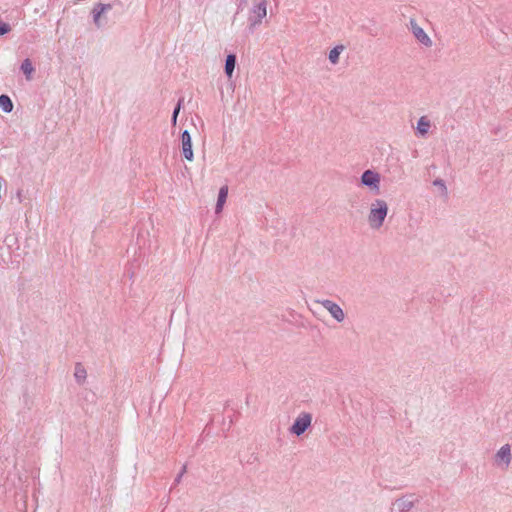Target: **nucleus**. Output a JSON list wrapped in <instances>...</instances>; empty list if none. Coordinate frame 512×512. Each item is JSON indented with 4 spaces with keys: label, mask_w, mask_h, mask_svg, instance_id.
Returning <instances> with one entry per match:
<instances>
[{
    "label": "nucleus",
    "mask_w": 512,
    "mask_h": 512,
    "mask_svg": "<svg viewBox=\"0 0 512 512\" xmlns=\"http://www.w3.org/2000/svg\"><path fill=\"white\" fill-rule=\"evenodd\" d=\"M0 108L5 113H10L13 110V102L8 95H0Z\"/></svg>",
    "instance_id": "15"
},
{
    "label": "nucleus",
    "mask_w": 512,
    "mask_h": 512,
    "mask_svg": "<svg viewBox=\"0 0 512 512\" xmlns=\"http://www.w3.org/2000/svg\"><path fill=\"white\" fill-rule=\"evenodd\" d=\"M74 377L78 384H83L87 377V371L82 363L78 362L75 364Z\"/></svg>",
    "instance_id": "12"
},
{
    "label": "nucleus",
    "mask_w": 512,
    "mask_h": 512,
    "mask_svg": "<svg viewBox=\"0 0 512 512\" xmlns=\"http://www.w3.org/2000/svg\"><path fill=\"white\" fill-rule=\"evenodd\" d=\"M186 469H187V466L183 465V467L181 468V471L179 472V474L183 476L186 473Z\"/></svg>",
    "instance_id": "24"
},
{
    "label": "nucleus",
    "mask_w": 512,
    "mask_h": 512,
    "mask_svg": "<svg viewBox=\"0 0 512 512\" xmlns=\"http://www.w3.org/2000/svg\"><path fill=\"white\" fill-rule=\"evenodd\" d=\"M269 0H253L252 7L248 15V29L250 32L262 23L263 19L267 16V6Z\"/></svg>",
    "instance_id": "1"
},
{
    "label": "nucleus",
    "mask_w": 512,
    "mask_h": 512,
    "mask_svg": "<svg viewBox=\"0 0 512 512\" xmlns=\"http://www.w3.org/2000/svg\"><path fill=\"white\" fill-rule=\"evenodd\" d=\"M182 475L178 474L174 480V485H177L180 483L181 479H182Z\"/></svg>",
    "instance_id": "21"
},
{
    "label": "nucleus",
    "mask_w": 512,
    "mask_h": 512,
    "mask_svg": "<svg viewBox=\"0 0 512 512\" xmlns=\"http://www.w3.org/2000/svg\"><path fill=\"white\" fill-rule=\"evenodd\" d=\"M343 50H344L343 45H338V46L334 47L332 50H330L329 56H328L329 61L332 64H337L339 61V55Z\"/></svg>",
    "instance_id": "16"
},
{
    "label": "nucleus",
    "mask_w": 512,
    "mask_h": 512,
    "mask_svg": "<svg viewBox=\"0 0 512 512\" xmlns=\"http://www.w3.org/2000/svg\"><path fill=\"white\" fill-rule=\"evenodd\" d=\"M228 196V186L224 185L219 189L217 203L215 206V213L219 214L223 210V206L227 200Z\"/></svg>",
    "instance_id": "10"
},
{
    "label": "nucleus",
    "mask_w": 512,
    "mask_h": 512,
    "mask_svg": "<svg viewBox=\"0 0 512 512\" xmlns=\"http://www.w3.org/2000/svg\"><path fill=\"white\" fill-rule=\"evenodd\" d=\"M96 6L100 10V12H102V13L112 9V5L111 4L98 3Z\"/></svg>",
    "instance_id": "20"
},
{
    "label": "nucleus",
    "mask_w": 512,
    "mask_h": 512,
    "mask_svg": "<svg viewBox=\"0 0 512 512\" xmlns=\"http://www.w3.org/2000/svg\"><path fill=\"white\" fill-rule=\"evenodd\" d=\"M177 117H178V116H176V115H172V119H171V121H172V124H173V125H176Z\"/></svg>",
    "instance_id": "25"
},
{
    "label": "nucleus",
    "mask_w": 512,
    "mask_h": 512,
    "mask_svg": "<svg viewBox=\"0 0 512 512\" xmlns=\"http://www.w3.org/2000/svg\"><path fill=\"white\" fill-rule=\"evenodd\" d=\"M235 66H236V55L235 54L227 55L226 60H225L224 70H225V74L227 75L228 78L232 77Z\"/></svg>",
    "instance_id": "11"
},
{
    "label": "nucleus",
    "mask_w": 512,
    "mask_h": 512,
    "mask_svg": "<svg viewBox=\"0 0 512 512\" xmlns=\"http://www.w3.org/2000/svg\"><path fill=\"white\" fill-rule=\"evenodd\" d=\"M92 13H93V21H94V23L99 27V26H100V24H99V19H100L101 15H102L103 13H102V12H100V10L97 8V6H95V7L93 8Z\"/></svg>",
    "instance_id": "18"
},
{
    "label": "nucleus",
    "mask_w": 512,
    "mask_h": 512,
    "mask_svg": "<svg viewBox=\"0 0 512 512\" xmlns=\"http://www.w3.org/2000/svg\"><path fill=\"white\" fill-rule=\"evenodd\" d=\"M361 183L372 190L379 192L380 175L373 170H366L361 176Z\"/></svg>",
    "instance_id": "8"
},
{
    "label": "nucleus",
    "mask_w": 512,
    "mask_h": 512,
    "mask_svg": "<svg viewBox=\"0 0 512 512\" xmlns=\"http://www.w3.org/2000/svg\"><path fill=\"white\" fill-rule=\"evenodd\" d=\"M312 415L308 412H302L295 419L292 426L289 428L291 434L296 436L302 435L311 425Z\"/></svg>",
    "instance_id": "3"
},
{
    "label": "nucleus",
    "mask_w": 512,
    "mask_h": 512,
    "mask_svg": "<svg viewBox=\"0 0 512 512\" xmlns=\"http://www.w3.org/2000/svg\"><path fill=\"white\" fill-rule=\"evenodd\" d=\"M315 303L324 307L337 322L344 321L345 313L337 303L329 299H317L315 300Z\"/></svg>",
    "instance_id": "6"
},
{
    "label": "nucleus",
    "mask_w": 512,
    "mask_h": 512,
    "mask_svg": "<svg viewBox=\"0 0 512 512\" xmlns=\"http://www.w3.org/2000/svg\"><path fill=\"white\" fill-rule=\"evenodd\" d=\"M430 126H431L430 120L426 116H422L419 118L418 123H417V132L421 136H425L428 133Z\"/></svg>",
    "instance_id": "14"
},
{
    "label": "nucleus",
    "mask_w": 512,
    "mask_h": 512,
    "mask_svg": "<svg viewBox=\"0 0 512 512\" xmlns=\"http://www.w3.org/2000/svg\"><path fill=\"white\" fill-rule=\"evenodd\" d=\"M241 4H244L247 2V0H240Z\"/></svg>",
    "instance_id": "26"
},
{
    "label": "nucleus",
    "mask_w": 512,
    "mask_h": 512,
    "mask_svg": "<svg viewBox=\"0 0 512 512\" xmlns=\"http://www.w3.org/2000/svg\"><path fill=\"white\" fill-rule=\"evenodd\" d=\"M409 30L411 31V33L413 34V36L417 39V41H419L422 45H424L425 47H431L432 46V40L431 38L427 35V33L423 30V28H421L417 21L413 18L410 19L409 21Z\"/></svg>",
    "instance_id": "7"
},
{
    "label": "nucleus",
    "mask_w": 512,
    "mask_h": 512,
    "mask_svg": "<svg viewBox=\"0 0 512 512\" xmlns=\"http://www.w3.org/2000/svg\"><path fill=\"white\" fill-rule=\"evenodd\" d=\"M511 446L510 444L503 445L494 456V463L497 467L507 470L511 464Z\"/></svg>",
    "instance_id": "4"
},
{
    "label": "nucleus",
    "mask_w": 512,
    "mask_h": 512,
    "mask_svg": "<svg viewBox=\"0 0 512 512\" xmlns=\"http://www.w3.org/2000/svg\"><path fill=\"white\" fill-rule=\"evenodd\" d=\"M183 103H184V97H180L176 105H179V108H182Z\"/></svg>",
    "instance_id": "23"
},
{
    "label": "nucleus",
    "mask_w": 512,
    "mask_h": 512,
    "mask_svg": "<svg viewBox=\"0 0 512 512\" xmlns=\"http://www.w3.org/2000/svg\"><path fill=\"white\" fill-rule=\"evenodd\" d=\"M180 109H181V108H179V105H176V106H175V108H174V110H173V114H172V115H176V116H178V114H179V112H180Z\"/></svg>",
    "instance_id": "22"
},
{
    "label": "nucleus",
    "mask_w": 512,
    "mask_h": 512,
    "mask_svg": "<svg viewBox=\"0 0 512 512\" xmlns=\"http://www.w3.org/2000/svg\"><path fill=\"white\" fill-rule=\"evenodd\" d=\"M182 142V154L188 160H193L194 154L192 150L191 135L187 130H184L181 134Z\"/></svg>",
    "instance_id": "9"
},
{
    "label": "nucleus",
    "mask_w": 512,
    "mask_h": 512,
    "mask_svg": "<svg viewBox=\"0 0 512 512\" xmlns=\"http://www.w3.org/2000/svg\"><path fill=\"white\" fill-rule=\"evenodd\" d=\"M433 185L439 187L443 195H447V187L442 179H435Z\"/></svg>",
    "instance_id": "17"
},
{
    "label": "nucleus",
    "mask_w": 512,
    "mask_h": 512,
    "mask_svg": "<svg viewBox=\"0 0 512 512\" xmlns=\"http://www.w3.org/2000/svg\"><path fill=\"white\" fill-rule=\"evenodd\" d=\"M11 30L10 25L4 22H0V36L8 33Z\"/></svg>",
    "instance_id": "19"
},
{
    "label": "nucleus",
    "mask_w": 512,
    "mask_h": 512,
    "mask_svg": "<svg viewBox=\"0 0 512 512\" xmlns=\"http://www.w3.org/2000/svg\"><path fill=\"white\" fill-rule=\"evenodd\" d=\"M388 213V205L382 199H375L370 208L368 215V222L372 229H379L382 227L384 220Z\"/></svg>",
    "instance_id": "2"
},
{
    "label": "nucleus",
    "mask_w": 512,
    "mask_h": 512,
    "mask_svg": "<svg viewBox=\"0 0 512 512\" xmlns=\"http://www.w3.org/2000/svg\"><path fill=\"white\" fill-rule=\"evenodd\" d=\"M20 69L24 73L27 81L32 80V78H33L32 74L34 72V67L29 58H26L25 60H23L21 66H20Z\"/></svg>",
    "instance_id": "13"
},
{
    "label": "nucleus",
    "mask_w": 512,
    "mask_h": 512,
    "mask_svg": "<svg viewBox=\"0 0 512 512\" xmlns=\"http://www.w3.org/2000/svg\"><path fill=\"white\" fill-rule=\"evenodd\" d=\"M416 502L414 494L404 495L393 502L391 512H409Z\"/></svg>",
    "instance_id": "5"
}]
</instances>
